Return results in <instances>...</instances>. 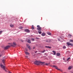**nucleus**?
<instances>
[{
    "label": "nucleus",
    "mask_w": 73,
    "mask_h": 73,
    "mask_svg": "<svg viewBox=\"0 0 73 73\" xmlns=\"http://www.w3.org/2000/svg\"><path fill=\"white\" fill-rule=\"evenodd\" d=\"M46 52V50H44L43 51L40 52L44 53V52Z\"/></svg>",
    "instance_id": "nucleus-16"
},
{
    "label": "nucleus",
    "mask_w": 73,
    "mask_h": 73,
    "mask_svg": "<svg viewBox=\"0 0 73 73\" xmlns=\"http://www.w3.org/2000/svg\"><path fill=\"white\" fill-rule=\"evenodd\" d=\"M41 35L42 36H44L45 35V33H42Z\"/></svg>",
    "instance_id": "nucleus-18"
},
{
    "label": "nucleus",
    "mask_w": 73,
    "mask_h": 73,
    "mask_svg": "<svg viewBox=\"0 0 73 73\" xmlns=\"http://www.w3.org/2000/svg\"><path fill=\"white\" fill-rule=\"evenodd\" d=\"M37 30L39 31H41V27H39L37 28Z\"/></svg>",
    "instance_id": "nucleus-9"
},
{
    "label": "nucleus",
    "mask_w": 73,
    "mask_h": 73,
    "mask_svg": "<svg viewBox=\"0 0 73 73\" xmlns=\"http://www.w3.org/2000/svg\"><path fill=\"white\" fill-rule=\"evenodd\" d=\"M26 51L27 52L28 51V49H26Z\"/></svg>",
    "instance_id": "nucleus-39"
},
{
    "label": "nucleus",
    "mask_w": 73,
    "mask_h": 73,
    "mask_svg": "<svg viewBox=\"0 0 73 73\" xmlns=\"http://www.w3.org/2000/svg\"><path fill=\"white\" fill-rule=\"evenodd\" d=\"M45 63V62H42L41 61H38L37 60L35 61L34 62V64L35 65H40V64H44Z\"/></svg>",
    "instance_id": "nucleus-1"
},
{
    "label": "nucleus",
    "mask_w": 73,
    "mask_h": 73,
    "mask_svg": "<svg viewBox=\"0 0 73 73\" xmlns=\"http://www.w3.org/2000/svg\"><path fill=\"white\" fill-rule=\"evenodd\" d=\"M25 54H26L27 55L28 54H29V53L27 52H25Z\"/></svg>",
    "instance_id": "nucleus-19"
},
{
    "label": "nucleus",
    "mask_w": 73,
    "mask_h": 73,
    "mask_svg": "<svg viewBox=\"0 0 73 73\" xmlns=\"http://www.w3.org/2000/svg\"><path fill=\"white\" fill-rule=\"evenodd\" d=\"M68 37L69 38H71V37H72V35H68Z\"/></svg>",
    "instance_id": "nucleus-12"
},
{
    "label": "nucleus",
    "mask_w": 73,
    "mask_h": 73,
    "mask_svg": "<svg viewBox=\"0 0 73 73\" xmlns=\"http://www.w3.org/2000/svg\"><path fill=\"white\" fill-rule=\"evenodd\" d=\"M1 56H2L1 55H0V57H1Z\"/></svg>",
    "instance_id": "nucleus-37"
},
{
    "label": "nucleus",
    "mask_w": 73,
    "mask_h": 73,
    "mask_svg": "<svg viewBox=\"0 0 73 73\" xmlns=\"http://www.w3.org/2000/svg\"><path fill=\"white\" fill-rule=\"evenodd\" d=\"M27 46V48H28L29 49H31V47H30V46L28 44H26Z\"/></svg>",
    "instance_id": "nucleus-8"
},
{
    "label": "nucleus",
    "mask_w": 73,
    "mask_h": 73,
    "mask_svg": "<svg viewBox=\"0 0 73 73\" xmlns=\"http://www.w3.org/2000/svg\"><path fill=\"white\" fill-rule=\"evenodd\" d=\"M46 48H49L50 49L51 48V47H49V46H45Z\"/></svg>",
    "instance_id": "nucleus-17"
},
{
    "label": "nucleus",
    "mask_w": 73,
    "mask_h": 73,
    "mask_svg": "<svg viewBox=\"0 0 73 73\" xmlns=\"http://www.w3.org/2000/svg\"><path fill=\"white\" fill-rule=\"evenodd\" d=\"M35 47H33V49H35Z\"/></svg>",
    "instance_id": "nucleus-38"
},
{
    "label": "nucleus",
    "mask_w": 73,
    "mask_h": 73,
    "mask_svg": "<svg viewBox=\"0 0 73 73\" xmlns=\"http://www.w3.org/2000/svg\"><path fill=\"white\" fill-rule=\"evenodd\" d=\"M70 58H68L67 59V61H68V60H70Z\"/></svg>",
    "instance_id": "nucleus-24"
},
{
    "label": "nucleus",
    "mask_w": 73,
    "mask_h": 73,
    "mask_svg": "<svg viewBox=\"0 0 73 73\" xmlns=\"http://www.w3.org/2000/svg\"><path fill=\"white\" fill-rule=\"evenodd\" d=\"M28 43H31V40H28Z\"/></svg>",
    "instance_id": "nucleus-22"
},
{
    "label": "nucleus",
    "mask_w": 73,
    "mask_h": 73,
    "mask_svg": "<svg viewBox=\"0 0 73 73\" xmlns=\"http://www.w3.org/2000/svg\"><path fill=\"white\" fill-rule=\"evenodd\" d=\"M65 62H66V61H65Z\"/></svg>",
    "instance_id": "nucleus-43"
},
{
    "label": "nucleus",
    "mask_w": 73,
    "mask_h": 73,
    "mask_svg": "<svg viewBox=\"0 0 73 73\" xmlns=\"http://www.w3.org/2000/svg\"><path fill=\"white\" fill-rule=\"evenodd\" d=\"M69 41L70 42H73V40H70Z\"/></svg>",
    "instance_id": "nucleus-27"
},
{
    "label": "nucleus",
    "mask_w": 73,
    "mask_h": 73,
    "mask_svg": "<svg viewBox=\"0 0 73 73\" xmlns=\"http://www.w3.org/2000/svg\"><path fill=\"white\" fill-rule=\"evenodd\" d=\"M2 62H3V63L4 64V62H5V60L3 59L2 60Z\"/></svg>",
    "instance_id": "nucleus-21"
},
{
    "label": "nucleus",
    "mask_w": 73,
    "mask_h": 73,
    "mask_svg": "<svg viewBox=\"0 0 73 73\" xmlns=\"http://www.w3.org/2000/svg\"><path fill=\"white\" fill-rule=\"evenodd\" d=\"M35 53H37V51H36Z\"/></svg>",
    "instance_id": "nucleus-33"
},
{
    "label": "nucleus",
    "mask_w": 73,
    "mask_h": 73,
    "mask_svg": "<svg viewBox=\"0 0 73 73\" xmlns=\"http://www.w3.org/2000/svg\"><path fill=\"white\" fill-rule=\"evenodd\" d=\"M22 42H23V41H22Z\"/></svg>",
    "instance_id": "nucleus-42"
},
{
    "label": "nucleus",
    "mask_w": 73,
    "mask_h": 73,
    "mask_svg": "<svg viewBox=\"0 0 73 73\" xmlns=\"http://www.w3.org/2000/svg\"><path fill=\"white\" fill-rule=\"evenodd\" d=\"M41 65H42V64H41Z\"/></svg>",
    "instance_id": "nucleus-41"
},
{
    "label": "nucleus",
    "mask_w": 73,
    "mask_h": 73,
    "mask_svg": "<svg viewBox=\"0 0 73 73\" xmlns=\"http://www.w3.org/2000/svg\"><path fill=\"white\" fill-rule=\"evenodd\" d=\"M26 57H27V58H28V56H26Z\"/></svg>",
    "instance_id": "nucleus-40"
},
{
    "label": "nucleus",
    "mask_w": 73,
    "mask_h": 73,
    "mask_svg": "<svg viewBox=\"0 0 73 73\" xmlns=\"http://www.w3.org/2000/svg\"><path fill=\"white\" fill-rule=\"evenodd\" d=\"M52 67H54L55 68V69H57V70H61L58 68V67H57L56 66H55V65H52Z\"/></svg>",
    "instance_id": "nucleus-4"
},
{
    "label": "nucleus",
    "mask_w": 73,
    "mask_h": 73,
    "mask_svg": "<svg viewBox=\"0 0 73 73\" xmlns=\"http://www.w3.org/2000/svg\"><path fill=\"white\" fill-rule=\"evenodd\" d=\"M56 55L57 56H60V53L58 52L56 53Z\"/></svg>",
    "instance_id": "nucleus-10"
},
{
    "label": "nucleus",
    "mask_w": 73,
    "mask_h": 73,
    "mask_svg": "<svg viewBox=\"0 0 73 73\" xmlns=\"http://www.w3.org/2000/svg\"><path fill=\"white\" fill-rule=\"evenodd\" d=\"M38 33H39V34H41V33H42V32L41 31H38Z\"/></svg>",
    "instance_id": "nucleus-25"
},
{
    "label": "nucleus",
    "mask_w": 73,
    "mask_h": 73,
    "mask_svg": "<svg viewBox=\"0 0 73 73\" xmlns=\"http://www.w3.org/2000/svg\"><path fill=\"white\" fill-rule=\"evenodd\" d=\"M47 33L48 35H51V33L49 32H47Z\"/></svg>",
    "instance_id": "nucleus-14"
},
{
    "label": "nucleus",
    "mask_w": 73,
    "mask_h": 73,
    "mask_svg": "<svg viewBox=\"0 0 73 73\" xmlns=\"http://www.w3.org/2000/svg\"><path fill=\"white\" fill-rule=\"evenodd\" d=\"M72 68V66H69L68 68V69L69 70H70Z\"/></svg>",
    "instance_id": "nucleus-11"
},
{
    "label": "nucleus",
    "mask_w": 73,
    "mask_h": 73,
    "mask_svg": "<svg viewBox=\"0 0 73 73\" xmlns=\"http://www.w3.org/2000/svg\"><path fill=\"white\" fill-rule=\"evenodd\" d=\"M31 28H32V29H35V28H34V27H33V25H32V27Z\"/></svg>",
    "instance_id": "nucleus-23"
},
{
    "label": "nucleus",
    "mask_w": 73,
    "mask_h": 73,
    "mask_svg": "<svg viewBox=\"0 0 73 73\" xmlns=\"http://www.w3.org/2000/svg\"><path fill=\"white\" fill-rule=\"evenodd\" d=\"M9 73H12V72H9Z\"/></svg>",
    "instance_id": "nucleus-34"
},
{
    "label": "nucleus",
    "mask_w": 73,
    "mask_h": 73,
    "mask_svg": "<svg viewBox=\"0 0 73 73\" xmlns=\"http://www.w3.org/2000/svg\"><path fill=\"white\" fill-rule=\"evenodd\" d=\"M37 27H38V28H40V26L39 25H37Z\"/></svg>",
    "instance_id": "nucleus-31"
},
{
    "label": "nucleus",
    "mask_w": 73,
    "mask_h": 73,
    "mask_svg": "<svg viewBox=\"0 0 73 73\" xmlns=\"http://www.w3.org/2000/svg\"><path fill=\"white\" fill-rule=\"evenodd\" d=\"M11 45L10 46H7L6 47H5V49H8V48H10V46H11Z\"/></svg>",
    "instance_id": "nucleus-7"
},
{
    "label": "nucleus",
    "mask_w": 73,
    "mask_h": 73,
    "mask_svg": "<svg viewBox=\"0 0 73 73\" xmlns=\"http://www.w3.org/2000/svg\"><path fill=\"white\" fill-rule=\"evenodd\" d=\"M67 45L68 46H69V45H71L72 46H73V45L72 44H71L70 42H67Z\"/></svg>",
    "instance_id": "nucleus-5"
},
{
    "label": "nucleus",
    "mask_w": 73,
    "mask_h": 73,
    "mask_svg": "<svg viewBox=\"0 0 73 73\" xmlns=\"http://www.w3.org/2000/svg\"><path fill=\"white\" fill-rule=\"evenodd\" d=\"M10 26L11 27H14L13 25H12V24L10 25Z\"/></svg>",
    "instance_id": "nucleus-20"
},
{
    "label": "nucleus",
    "mask_w": 73,
    "mask_h": 73,
    "mask_svg": "<svg viewBox=\"0 0 73 73\" xmlns=\"http://www.w3.org/2000/svg\"><path fill=\"white\" fill-rule=\"evenodd\" d=\"M45 65H46L48 66V64H47V63H46V64H45Z\"/></svg>",
    "instance_id": "nucleus-32"
},
{
    "label": "nucleus",
    "mask_w": 73,
    "mask_h": 73,
    "mask_svg": "<svg viewBox=\"0 0 73 73\" xmlns=\"http://www.w3.org/2000/svg\"><path fill=\"white\" fill-rule=\"evenodd\" d=\"M50 41V40H49V39H48L46 40V42H49Z\"/></svg>",
    "instance_id": "nucleus-15"
},
{
    "label": "nucleus",
    "mask_w": 73,
    "mask_h": 73,
    "mask_svg": "<svg viewBox=\"0 0 73 73\" xmlns=\"http://www.w3.org/2000/svg\"><path fill=\"white\" fill-rule=\"evenodd\" d=\"M25 32H27L28 33H29V32H30V31L28 29H25Z\"/></svg>",
    "instance_id": "nucleus-6"
},
{
    "label": "nucleus",
    "mask_w": 73,
    "mask_h": 73,
    "mask_svg": "<svg viewBox=\"0 0 73 73\" xmlns=\"http://www.w3.org/2000/svg\"><path fill=\"white\" fill-rule=\"evenodd\" d=\"M36 38V39H38V38Z\"/></svg>",
    "instance_id": "nucleus-36"
},
{
    "label": "nucleus",
    "mask_w": 73,
    "mask_h": 73,
    "mask_svg": "<svg viewBox=\"0 0 73 73\" xmlns=\"http://www.w3.org/2000/svg\"><path fill=\"white\" fill-rule=\"evenodd\" d=\"M31 40H32L33 41H35V39H34V38H32V39H31Z\"/></svg>",
    "instance_id": "nucleus-29"
},
{
    "label": "nucleus",
    "mask_w": 73,
    "mask_h": 73,
    "mask_svg": "<svg viewBox=\"0 0 73 73\" xmlns=\"http://www.w3.org/2000/svg\"><path fill=\"white\" fill-rule=\"evenodd\" d=\"M63 49H65V48H66V46H64L63 47Z\"/></svg>",
    "instance_id": "nucleus-28"
},
{
    "label": "nucleus",
    "mask_w": 73,
    "mask_h": 73,
    "mask_svg": "<svg viewBox=\"0 0 73 73\" xmlns=\"http://www.w3.org/2000/svg\"><path fill=\"white\" fill-rule=\"evenodd\" d=\"M19 28H20V29H22L23 28V27H19Z\"/></svg>",
    "instance_id": "nucleus-26"
},
{
    "label": "nucleus",
    "mask_w": 73,
    "mask_h": 73,
    "mask_svg": "<svg viewBox=\"0 0 73 73\" xmlns=\"http://www.w3.org/2000/svg\"><path fill=\"white\" fill-rule=\"evenodd\" d=\"M9 44H11V46H12L13 47H15V46L16 45V42H13V44L14 45H13V44H12L11 43H9Z\"/></svg>",
    "instance_id": "nucleus-3"
},
{
    "label": "nucleus",
    "mask_w": 73,
    "mask_h": 73,
    "mask_svg": "<svg viewBox=\"0 0 73 73\" xmlns=\"http://www.w3.org/2000/svg\"><path fill=\"white\" fill-rule=\"evenodd\" d=\"M38 54H41V53H38Z\"/></svg>",
    "instance_id": "nucleus-35"
},
{
    "label": "nucleus",
    "mask_w": 73,
    "mask_h": 73,
    "mask_svg": "<svg viewBox=\"0 0 73 73\" xmlns=\"http://www.w3.org/2000/svg\"><path fill=\"white\" fill-rule=\"evenodd\" d=\"M52 52H54V55H56V51H55L54 50H53Z\"/></svg>",
    "instance_id": "nucleus-13"
},
{
    "label": "nucleus",
    "mask_w": 73,
    "mask_h": 73,
    "mask_svg": "<svg viewBox=\"0 0 73 73\" xmlns=\"http://www.w3.org/2000/svg\"><path fill=\"white\" fill-rule=\"evenodd\" d=\"M0 66L1 67V68H2V69H3L4 70H5V72H6L7 71L5 69V66H4L3 64H1L0 65Z\"/></svg>",
    "instance_id": "nucleus-2"
},
{
    "label": "nucleus",
    "mask_w": 73,
    "mask_h": 73,
    "mask_svg": "<svg viewBox=\"0 0 73 73\" xmlns=\"http://www.w3.org/2000/svg\"><path fill=\"white\" fill-rule=\"evenodd\" d=\"M2 32H3L2 31H0V35L1 33H2Z\"/></svg>",
    "instance_id": "nucleus-30"
}]
</instances>
